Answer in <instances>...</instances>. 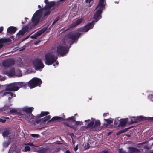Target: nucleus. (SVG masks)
<instances>
[{"label": "nucleus", "instance_id": "nucleus-1", "mask_svg": "<svg viewBox=\"0 0 153 153\" xmlns=\"http://www.w3.org/2000/svg\"><path fill=\"white\" fill-rule=\"evenodd\" d=\"M80 35V33L73 31L65 35L62 43L58 44L50 51L46 53L45 55L46 64L50 65L52 64L55 67L58 65V62L56 61L58 54L62 55L68 52L69 45L77 40Z\"/></svg>", "mask_w": 153, "mask_h": 153}, {"label": "nucleus", "instance_id": "nucleus-2", "mask_svg": "<svg viewBox=\"0 0 153 153\" xmlns=\"http://www.w3.org/2000/svg\"><path fill=\"white\" fill-rule=\"evenodd\" d=\"M44 2L46 4L44 8L36 11L32 18V22L30 23L27 26L23 27L22 30L20 31L18 33V35L19 36L23 35L25 32L28 31L33 27L36 25L39 21L43 11H45L44 13L45 16L49 14L50 12V9L54 5L55 2L51 1L49 2L48 0H45Z\"/></svg>", "mask_w": 153, "mask_h": 153}, {"label": "nucleus", "instance_id": "nucleus-3", "mask_svg": "<svg viewBox=\"0 0 153 153\" xmlns=\"http://www.w3.org/2000/svg\"><path fill=\"white\" fill-rule=\"evenodd\" d=\"M106 5L105 0H100L96 8L97 10L96 12L92 22L86 25L84 27L79 29V31L82 32H87L90 29L93 28L95 22H97L101 18V14L102 10L105 9Z\"/></svg>", "mask_w": 153, "mask_h": 153}, {"label": "nucleus", "instance_id": "nucleus-4", "mask_svg": "<svg viewBox=\"0 0 153 153\" xmlns=\"http://www.w3.org/2000/svg\"><path fill=\"white\" fill-rule=\"evenodd\" d=\"M48 112H42L40 114L38 115L37 117H35L32 114L29 115V117L25 116V118L29 120L30 122L33 121L34 120H36V123L37 124H40L42 125H43L45 122L48 119H50L51 117L50 116H48L45 117L44 118L40 119V117L44 116L49 114Z\"/></svg>", "mask_w": 153, "mask_h": 153}, {"label": "nucleus", "instance_id": "nucleus-5", "mask_svg": "<svg viewBox=\"0 0 153 153\" xmlns=\"http://www.w3.org/2000/svg\"><path fill=\"white\" fill-rule=\"evenodd\" d=\"M85 122V124H87V127L91 128L97 127L100 124V123L99 120L92 118L91 119L86 120Z\"/></svg>", "mask_w": 153, "mask_h": 153}, {"label": "nucleus", "instance_id": "nucleus-6", "mask_svg": "<svg viewBox=\"0 0 153 153\" xmlns=\"http://www.w3.org/2000/svg\"><path fill=\"white\" fill-rule=\"evenodd\" d=\"M42 83L41 79L39 78L34 77L28 82V85L30 88L39 86Z\"/></svg>", "mask_w": 153, "mask_h": 153}, {"label": "nucleus", "instance_id": "nucleus-7", "mask_svg": "<svg viewBox=\"0 0 153 153\" xmlns=\"http://www.w3.org/2000/svg\"><path fill=\"white\" fill-rule=\"evenodd\" d=\"M48 25L45 26L42 29L37 31L34 35L31 36V38L32 39L36 38L42 34L48 32L50 30V29H48Z\"/></svg>", "mask_w": 153, "mask_h": 153}, {"label": "nucleus", "instance_id": "nucleus-8", "mask_svg": "<svg viewBox=\"0 0 153 153\" xmlns=\"http://www.w3.org/2000/svg\"><path fill=\"white\" fill-rule=\"evenodd\" d=\"M4 73L9 76H21L22 74V71L20 70H18L15 72L13 68H12L8 72H4Z\"/></svg>", "mask_w": 153, "mask_h": 153}, {"label": "nucleus", "instance_id": "nucleus-9", "mask_svg": "<svg viewBox=\"0 0 153 153\" xmlns=\"http://www.w3.org/2000/svg\"><path fill=\"white\" fill-rule=\"evenodd\" d=\"M33 64L36 70H39L42 68L44 65L42 63L41 60L40 59H36L33 62Z\"/></svg>", "mask_w": 153, "mask_h": 153}, {"label": "nucleus", "instance_id": "nucleus-10", "mask_svg": "<svg viewBox=\"0 0 153 153\" xmlns=\"http://www.w3.org/2000/svg\"><path fill=\"white\" fill-rule=\"evenodd\" d=\"M6 86V91H16L19 89L16 82L7 85Z\"/></svg>", "mask_w": 153, "mask_h": 153}, {"label": "nucleus", "instance_id": "nucleus-11", "mask_svg": "<svg viewBox=\"0 0 153 153\" xmlns=\"http://www.w3.org/2000/svg\"><path fill=\"white\" fill-rule=\"evenodd\" d=\"M153 120V117H144L142 116H140L137 117H132L131 118V123H136L137 122L138 120Z\"/></svg>", "mask_w": 153, "mask_h": 153}, {"label": "nucleus", "instance_id": "nucleus-12", "mask_svg": "<svg viewBox=\"0 0 153 153\" xmlns=\"http://www.w3.org/2000/svg\"><path fill=\"white\" fill-rule=\"evenodd\" d=\"M34 108L33 107H28L27 106H25L21 108L20 110V111L21 114L22 113V112H25L27 113H30L33 110ZM24 116V115H23Z\"/></svg>", "mask_w": 153, "mask_h": 153}, {"label": "nucleus", "instance_id": "nucleus-13", "mask_svg": "<svg viewBox=\"0 0 153 153\" xmlns=\"http://www.w3.org/2000/svg\"><path fill=\"white\" fill-rule=\"evenodd\" d=\"M83 21V18H80L74 22H73L70 25V27H76L78 25L81 24Z\"/></svg>", "mask_w": 153, "mask_h": 153}, {"label": "nucleus", "instance_id": "nucleus-14", "mask_svg": "<svg viewBox=\"0 0 153 153\" xmlns=\"http://www.w3.org/2000/svg\"><path fill=\"white\" fill-rule=\"evenodd\" d=\"M11 42V40L9 38L0 39V48L2 47L3 43H10Z\"/></svg>", "mask_w": 153, "mask_h": 153}, {"label": "nucleus", "instance_id": "nucleus-15", "mask_svg": "<svg viewBox=\"0 0 153 153\" xmlns=\"http://www.w3.org/2000/svg\"><path fill=\"white\" fill-rule=\"evenodd\" d=\"M7 96L8 97V99L10 100L12 97H15L16 95L10 92H4L3 93V96Z\"/></svg>", "mask_w": 153, "mask_h": 153}, {"label": "nucleus", "instance_id": "nucleus-16", "mask_svg": "<svg viewBox=\"0 0 153 153\" xmlns=\"http://www.w3.org/2000/svg\"><path fill=\"white\" fill-rule=\"evenodd\" d=\"M8 113H9L10 114H18L21 116L23 115V114L21 113L20 111H19V112H18L17 111L15 108L10 109Z\"/></svg>", "mask_w": 153, "mask_h": 153}, {"label": "nucleus", "instance_id": "nucleus-17", "mask_svg": "<svg viewBox=\"0 0 153 153\" xmlns=\"http://www.w3.org/2000/svg\"><path fill=\"white\" fill-rule=\"evenodd\" d=\"M16 28L13 26H10L8 28L7 30V32L10 34L14 33L16 31Z\"/></svg>", "mask_w": 153, "mask_h": 153}, {"label": "nucleus", "instance_id": "nucleus-18", "mask_svg": "<svg viewBox=\"0 0 153 153\" xmlns=\"http://www.w3.org/2000/svg\"><path fill=\"white\" fill-rule=\"evenodd\" d=\"M14 62L13 61L11 62H11L9 60H7L4 61L3 63V64L5 67H9L10 65H11Z\"/></svg>", "mask_w": 153, "mask_h": 153}, {"label": "nucleus", "instance_id": "nucleus-19", "mask_svg": "<svg viewBox=\"0 0 153 153\" xmlns=\"http://www.w3.org/2000/svg\"><path fill=\"white\" fill-rule=\"evenodd\" d=\"M128 152L129 153H138L139 150L134 147H129V148Z\"/></svg>", "mask_w": 153, "mask_h": 153}, {"label": "nucleus", "instance_id": "nucleus-20", "mask_svg": "<svg viewBox=\"0 0 153 153\" xmlns=\"http://www.w3.org/2000/svg\"><path fill=\"white\" fill-rule=\"evenodd\" d=\"M16 83L18 87L19 88V89L20 88L23 87V86H26L28 85V83H25L22 82H16Z\"/></svg>", "mask_w": 153, "mask_h": 153}, {"label": "nucleus", "instance_id": "nucleus-21", "mask_svg": "<svg viewBox=\"0 0 153 153\" xmlns=\"http://www.w3.org/2000/svg\"><path fill=\"white\" fill-rule=\"evenodd\" d=\"M8 153H19L16 150L15 146H12L10 149Z\"/></svg>", "mask_w": 153, "mask_h": 153}, {"label": "nucleus", "instance_id": "nucleus-22", "mask_svg": "<svg viewBox=\"0 0 153 153\" xmlns=\"http://www.w3.org/2000/svg\"><path fill=\"white\" fill-rule=\"evenodd\" d=\"M128 120V119H125L121 120L120 121V126H124Z\"/></svg>", "mask_w": 153, "mask_h": 153}, {"label": "nucleus", "instance_id": "nucleus-23", "mask_svg": "<svg viewBox=\"0 0 153 153\" xmlns=\"http://www.w3.org/2000/svg\"><path fill=\"white\" fill-rule=\"evenodd\" d=\"M10 134V132L9 130H6L3 133V136L4 137H8L10 136L9 135Z\"/></svg>", "mask_w": 153, "mask_h": 153}, {"label": "nucleus", "instance_id": "nucleus-24", "mask_svg": "<svg viewBox=\"0 0 153 153\" xmlns=\"http://www.w3.org/2000/svg\"><path fill=\"white\" fill-rule=\"evenodd\" d=\"M104 120L107 122L108 124H110L113 123V120L111 118H110L109 119H105Z\"/></svg>", "mask_w": 153, "mask_h": 153}, {"label": "nucleus", "instance_id": "nucleus-25", "mask_svg": "<svg viewBox=\"0 0 153 153\" xmlns=\"http://www.w3.org/2000/svg\"><path fill=\"white\" fill-rule=\"evenodd\" d=\"M62 119V118L60 117H53L51 120L52 121H54L55 120H58Z\"/></svg>", "mask_w": 153, "mask_h": 153}, {"label": "nucleus", "instance_id": "nucleus-26", "mask_svg": "<svg viewBox=\"0 0 153 153\" xmlns=\"http://www.w3.org/2000/svg\"><path fill=\"white\" fill-rule=\"evenodd\" d=\"M75 124L76 125H81L83 124V122H82V121H76L75 122Z\"/></svg>", "mask_w": 153, "mask_h": 153}, {"label": "nucleus", "instance_id": "nucleus-27", "mask_svg": "<svg viewBox=\"0 0 153 153\" xmlns=\"http://www.w3.org/2000/svg\"><path fill=\"white\" fill-rule=\"evenodd\" d=\"M10 142H4L3 144V146L4 147H7V146L9 145L10 143Z\"/></svg>", "mask_w": 153, "mask_h": 153}, {"label": "nucleus", "instance_id": "nucleus-28", "mask_svg": "<svg viewBox=\"0 0 153 153\" xmlns=\"http://www.w3.org/2000/svg\"><path fill=\"white\" fill-rule=\"evenodd\" d=\"M148 98L151 101H153V95L150 94L148 96Z\"/></svg>", "mask_w": 153, "mask_h": 153}, {"label": "nucleus", "instance_id": "nucleus-29", "mask_svg": "<svg viewBox=\"0 0 153 153\" xmlns=\"http://www.w3.org/2000/svg\"><path fill=\"white\" fill-rule=\"evenodd\" d=\"M68 120H70L72 122H74L75 121L74 118V117H71L69 118H68Z\"/></svg>", "mask_w": 153, "mask_h": 153}, {"label": "nucleus", "instance_id": "nucleus-30", "mask_svg": "<svg viewBox=\"0 0 153 153\" xmlns=\"http://www.w3.org/2000/svg\"><path fill=\"white\" fill-rule=\"evenodd\" d=\"M30 148L28 146H26L25 148V151H29L30 150Z\"/></svg>", "mask_w": 153, "mask_h": 153}, {"label": "nucleus", "instance_id": "nucleus-31", "mask_svg": "<svg viewBox=\"0 0 153 153\" xmlns=\"http://www.w3.org/2000/svg\"><path fill=\"white\" fill-rule=\"evenodd\" d=\"M119 153H126V152L122 149H120L119 150Z\"/></svg>", "mask_w": 153, "mask_h": 153}, {"label": "nucleus", "instance_id": "nucleus-32", "mask_svg": "<svg viewBox=\"0 0 153 153\" xmlns=\"http://www.w3.org/2000/svg\"><path fill=\"white\" fill-rule=\"evenodd\" d=\"M146 143H141L139 144V145H140V147H145V145H144V144Z\"/></svg>", "mask_w": 153, "mask_h": 153}, {"label": "nucleus", "instance_id": "nucleus-33", "mask_svg": "<svg viewBox=\"0 0 153 153\" xmlns=\"http://www.w3.org/2000/svg\"><path fill=\"white\" fill-rule=\"evenodd\" d=\"M31 136L34 137H38L39 135L38 134H31Z\"/></svg>", "mask_w": 153, "mask_h": 153}, {"label": "nucleus", "instance_id": "nucleus-34", "mask_svg": "<svg viewBox=\"0 0 153 153\" xmlns=\"http://www.w3.org/2000/svg\"><path fill=\"white\" fill-rule=\"evenodd\" d=\"M45 149H42V150L39 151V153H44L45 152Z\"/></svg>", "mask_w": 153, "mask_h": 153}, {"label": "nucleus", "instance_id": "nucleus-35", "mask_svg": "<svg viewBox=\"0 0 153 153\" xmlns=\"http://www.w3.org/2000/svg\"><path fill=\"white\" fill-rule=\"evenodd\" d=\"M124 132V131L123 130H121V131H120L117 133L116 134L117 135H120L121 133H123Z\"/></svg>", "mask_w": 153, "mask_h": 153}, {"label": "nucleus", "instance_id": "nucleus-36", "mask_svg": "<svg viewBox=\"0 0 153 153\" xmlns=\"http://www.w3.org/2000/svg\"><path fill=\"white\" fill-rule=\"evenodd\" d=\"M59 19V18L57 17L56 18L55 20H54L53 23L52 24V25L54 24V23H55L56 22H57Z\"/></svg>", "mask_w": 153, "mask_h": 153}, {"label": "nucleus", "instance_id": "nucleus-37", "mask_svg": "<svg viewBox=\"0 0 153 153\" xmlns=\"http://www.w3.org/2000/svg\"><path fill=\"white\" fill-rule=\"evenodd\" d=\"M5 79V78L4 77L0 76V80L4 81Z\"/></svg>", "mask_w": 153, "mask_h": 153}, {"label": "nucleus", "instance_id": "nucleus-38", "mask_svg": "<svg viewBox=\"0 0 153 153\" xmlns=\"http://www.w3.org/2000/svg\"><path fill=\"white\" fill-rule=\"evenodd\" d=\"M78 149V145L75 147H74V149L75 151H76Z\"/></svg>", "mask_w": 153, "mask_h": 153}, {"label": "nucleus", "instance_id": "nucleus-39", "mask_svg": "<svg viewBox=\"0 0 153 153\" xmlns=\"http://www.w3.org/2000/svg\"><path fill=\"white\" fill-rule=\"evenodd\" d=\"M93 0H86L85 2L87 3H90Z\"/></svg>", "mask_w": 153, "mask_h": 153}, {"label": "nucleus", "instance_id": "nucleus-40", "mask_svg": "<svg viewBox=\"0 0 153 153\" xmlns=\"http://www.w3.org/2000/svg\"><path fill=\"white\" fill-rule=\"evenodd\" d=\"M3 30V27H0V33H1Z\"/></svg>", "mask_w": 153, "mask_h": 153}, {"label": "nucleus", "instance_id": "nucleus-41", "mask_svg": "<svg viewBox=\"0 0 153 153\" xmlns=\"http://www.w3.org/2000/svg\"><path fill=\"white\" fill-rule=\"evenodd\" d=\"M5 120L0 119V122L4 123V122H5Z\"/></svg>", "mask_w": 153, "mask_h": 153}, {"label": "nucleus", "instance_id": "nucleus-42", "mask_svg": "<svg viewBox=\"0 0 153 153\" xmlns=\"http://www.w3.org/2000/svg\"><path fill=\"white\" fill-rule=\"evenodd\" d=\"M70 127L74 129H75L76 128V127L74 126H71Z\"/></svg>", "mask_w": 153, "mask_h": 153}, {"label": "nucleus", "instance_id": "nucleus-43", "mask_svg": "<svg viewBox=\"0 0 153 153\" xmlns=\"http://www.w3.org/2000/svg\"><path fill=\"white\" fill-rule=\"evenodd\" d=\"M71 137L72 139H73V136L74 137V136L73 134V133L71 134Z\"/></svg>", "mask_w": 153, "mask_h": 153}, {"label": "nucleus", "instance_id": "nucleus-44", "mask_svg": "<svg viewBox=\"0 0 153 153\" xmlns=\"http://www.w3.org/2000/svg\"><path fill=\"white\" fill-rule=\"evenodd\" d=\"M29 36H30V35L28 36L26 38L23 39V40H24L28 39L29 37Z\"/></svg>", "mask_w": 153, "mask_h": 153}, {"label": "nucleus", "instance_id": "nucleus-45", "mask_svg": "<svg viewBox=\"0 0 153 153\" xmlns=\"http://www.w3.org/2000/svg\"><path fill=\"white\" fill-rule=\"evenodd\" d=\"M108 114V113H104V114L103 116H106L107 114Z\"/></svg>", "mask_w": 153, "mask_h": 153}, {"label": "nucleus", "instance_id": "nucleus-46", "mask_svg": "<svg viewBox=\"0 0 153 153\" xmlns=\"http://www.w3.org/2000/svg\"><path fill=\"white\" fill-rule=\"evenodd\" d=\"M65 153H71L68 150H67Z\"/></svg>", "mask_w": 153, "mask_h": 153}, {"label": "nucleus", "instance_id": "nucleus-47", "mask_svg": "<svg viewBox=\"0 0 153 153\" xmlns=\"http://www.w3.org/2000/svg\"><path fill=\"white\" fill-rule=\"evenodd\" d=\"M28 144L31 145V146H33V143H28Z\"/></svg>", "mask_w": 153, "mask_h": 153}, {"label": "nucleus", "instance_id": "nucleus-48", "mask_svg": "<svg viewBox=\"0 0 153 153\" xmlns=\"http://www.w3.org/2000/svg\"><path fill=\"white\" fill-rule=\"evenodd\" d=\"M72 143L73 144H74L75 143V141L73 139L72 140Z\"/></svg>", "mask_w": 153, "mask_h": 153}, {"label": "nucleus", "instance_id": "nucleus-49", "mask_svg": "<svg viewBox=\"0 0 153 153\" xmlns=\"http://www.w3.org/2000/svg\"><path fill=\"white\" fill-rule=\"evenodd\" d=\"M38 7L39 8H41V6L40 5H38Z\"/></svg>", "mask_w": 153, "mask_h": 153}, {"label": "nucleus", "instance_id": "nucleus-50", "mask_svg": "<svg viewBox=\"0 0 153 153\" xmlns=\"http://www.w3.org/2000/svg\"><path fill=\"white\" fill-rule=\"evenodd\" d=\"M28 19L27 18H25V20L26 21V20Z\"/></svg>", "mask_w": 153, "mask_h": 153}, {"label": "nucleus", "instance_id": "nucleus-51", "mask_svg": "<svg viewBox=\"0 0 153 153\" xmlns=\"http://www.w3.org/2000/svg\"><path fill=\"white\" fill-rule=\"evenodd\" d=\"M22 24H24V23H25L24 22H22Z\"/></svg>", "mask_w": 153, "mask_h": 153}, {"label": "nucleus", "instance_id": "nucleus-52", "mask_svg": "<svg viewBox=\"0 0 153 153\" xmlns=\"http://www.w3.org/2000/svg\"><path fill=\"white\" fill-rule=\"evenodd\" d=\"M111 133L110 132H109L108 133V135H109Z\"/></svg>", "mask_w": 153, "mask_h": 153}, {"label": "nucleus", "instance_id": "nucleus-53", "mask_svg": "<svg viewBox=\"0 0 153 153\" xmlns=\"http://www.w3.org/2000/svg\"><path fill=\"white\" fill-rule=\"evenodd\" d=\"M116 120V119H115V122H114V123H115Z\"/></svg>", "mask_w": 153, "mask_h": 153}, {"label": "nucleus", "instance_id": "nucleus-54", "mask_svg": "<svg viewBox=\"0 0 153 153\" xmlns=\"http://www.w3.org/2000/svg\"><path fill=\"white\" fill-rule=\"evenodd\" d=\"M150 153H153V151L151 152Z\"/></svg>", "mask_w": 153, "mask_h": 153}]
</instances>
